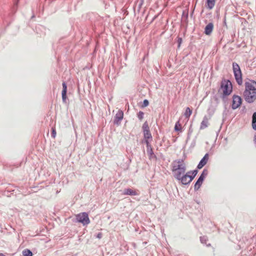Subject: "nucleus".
Returning <instances> with one entry per match:
<instances>
[{
  "label": "nucleus",
  "instance_id": "obj_32",
  "mask_svg": "<svg viewBox=\"0 0 256 256\" xmlns=\"http://www.w3.org/2000/svg\"><path fill=\"white\" fill-rule=\"evenodd\" d=\"M149 104V101L147 99H144L143 100L142 104L141 105V108H144L148 106Z\"/></svg>",
  "mask_w": 256,
  "mask_h": 256
},
{
  "label": "nucleus",
  "instance_id": "obj_22",
  "mask_svg": "<svg viewBox=\"0 0 256 256\" xmlns=\"http://www.w3.org/2000/svg\"><path fill=\"white\" fill-rule=\"evenodd\" d=\"M142 130L143 134L150 132V127L148 126V124L147 121H146L143 124L142 126Z\"/></svg>",
  "mask_w": 256,
  "mask_h": 256
},
{
  "label": "nucleus",
  "instance_id": "obj_49",
  "mask_svg": "<svg viewBox=\"0 0 256 256\" xmlns=\"http://www.w3.org/2000/svg\"><path fill=\"white\" fill-rule=\"evenodd\" d=\"M210 246V244H207V246Z\"/></svg>",
  "mask_w": 256,
  "mask_h": 256
},
{
  "label": "nucleus",
  "instance_id": "obj_21",
  "mask_svg": "<svg viewBox=\"0 0 256 256\" xmlns=\"http://www.w3.org/2000/svg\"><path fill=\"white\" fill-rule=\"evenodd\" d=\"M208 126V120L207 118V117L206 116H204L202 121L201 122L200 126V129L203 130V129L207 128Z\"/></svg>",
  "mask_w": 256,
  "mask_h": 256
},
{
  "label": "nucleus",
  "instance_id": "obj_35",
  "mask_svg": "<svg viewBox=\"0 0 256 256\" xmlns=\"http://www.w3.org/2000/svg\"><path fill=\"white\" fill-rule=\"evenodd\" d=\"M56 130L54 128H52L51 132V136L52 138H54L56 136Z\"/></svg>",
  "mask_w": 256,
  "mask_h": 256
},
{
  "label": "nucleus",
  "instance_id": "obj_38",
  "mask_svg": "<svg viewBox=\"0 0 256 256\" xmlns=\"http://www.w3.org/2000/svg\"><path fill=\"white\" fill-rule=\"evenodd\" d=\"M196 138L192 142L191 144H190V147L191 148H194V146H196Z\"/></svg>",
  "mask_w": 256,
  "mask_h": 256
},
{
  "label": "nucleus",
  "instance_id": "obj_47",
  "mask_svg": "<svg viewBox=\"0 0 256 256\" xmlns=\"http://www.w3.org/2000/svg\"><path fill=\"white\" fill-rule=\"evenodd\" d=\"M106 6H108V5L106 4V6H105L106 8Z\"/></svg>",
  "mask_w": 256,
  "mask_h": 256
},
{
  "label": "nucleus",
  "instance_id": "obj_17",
  "mask_svg": "<svg viewBox=\"0 0 256 256\" xmlns=\"http://www.w3.org/2000/svg\"><path fill=\"white\" fill-rule=\"evenodd\" d=\"M220 96V98H222V102H223V104H224V109L225 110H224V112H223V116L226 114H225V112L226 110L227 109V105L228 104V97L229 96Z\"/></svg>",
  "mask_w": 256,
  "mask_h": 256
},
{
  "label": "nucleus",
  "instance_id": "obj_24",
  "mask_svg": "<svg viewBox=\"0 0 256 256\" xmlns=\"http://www.w3.org/2000/svg\"><path fill=\"white\" fill-rule=\"evenodd\" d=\"M174 130L176 132H182V128L181 124L180 122V120L177 121L174 125Z\"/></svg>",
  "mask_w": 256,
  "mask_h": 256
},
{
  "label": "nucleus",
  "instance_id": "obj_42",
  "mask_svg": "<svg viewBox=\"0 0 256 256\" xmlns=\"http://www.w3.org/2000/svg\"><path fill=\"white\" fill-rule=\"evenodd\" d=\"M190 135H188V136H187V138H186V142H187L190 138Z\"/></svg>",
  "mask_w": 256,
  "mask_h": 256
},
{
  "label": "nucleus",
  "instance_id": "obj_7",
  "mask_svg": "<svg viewBox=\"0 0 256 256\" xmlns=\"http://www.w3.org/2000/svg\"><path fill=\"white\" fill-rule=\"evenodd\" d=\"M245 89L244 92H256V81L248 79V82L244 83Z\"/></svg>",
  "mask_w": 256,
  "mask_h": 256
},
{
  "label": "nucleus",
  "instance_id": "obj_20",
  "mask_svg": "<svg viewBox=\"0 0 256 256\" xmlns=\"http://www.w3.org/2000/svg\"><path fill=\"white\" fill-rule=\"evenodd\" d=\"M188 10H183L182 16V19L181 21L182 22H188Z\"/></svg>",
  "mask_w": 256,
  "mask_h": 256
},
{
  "label": "nucleus",
  "instance_id": "obj_4",
  "mask_svg": "<svg viewBox=\"0 0 256 256\" xmlns=\"http://www.w3.org/2000/svg\"><path fill=\"white\" fill-rule=\"evenodd\" d=\"M76 222L82 224L84 226L88 224L90 221L89 218L88 214L86 212H82L76 216Z\"/></svg>",
  "mask_w": 256,
  "mask_h": 256
},
{
  "label": "nucleus",
  "instance_id": "obj_5",
  "mask_svg": "<svg viewBox=\"0 0 256 256\" xmlns=\"http://www.w3.org/2000/svg\"><path fill=\"white\" fill-rule=\"evenodd\" d=\"M242 103V98L240 96L234 94L232 96V104L230 107L232 110H235L240 108Z\"/></svg>",
  "mask_w": 256,
  "mask_h": 256
},
{
  "label": "nucleus",
  "instance_id": "obj_23",
  "mask_svg": "<svg viewBox=\"0 0 256 256\" xmlns=\"http://www.w3.org/2000/svg\"><path fill=\"white\" fill-rule=\"evenodd\" d=\"M252 129L256 130V112L252 115Z\"/></svg>",
  "mask_w": 256,
  "mask_h": 256
},
{
  "label": "nucleus",
  "instance_id": "obj_26",
  "mask_svg": "<svg viewBox=\"0 0 256 256\" xmlns=\"http://www.w3.org/2000/svg\"><path fill=\"white\" fill-rule=\"evenodd\" d=\"M208 174V170L206 168H204L198 178L204 180Z\"/></svg>",
  "mask_w": 256,
  "mask_h": 256
},
{
  "label": "nucleus",
  "instance_id": "obj_18",
  "mask_svg": "<svg viewBox=\"0 0 256 256\" xmlns=\"http://www.w3.org/2000/svg\"><path fill=\"white\" fill-rule=\"evenodd\" d=\"M123 194L125 195L131 196H136L138 194V193L135 190H134L130 188H125Z\"/></svg>",
  "mask_w": 256,
  "mask_h": 256
},
{
  "label": "nucleus",
  "instance_id": "obj_43",
  "mask_svg": "<svg viewBox=\"0 0 256 256\" xmlns=\"http://www.w3.org/2000/svg\"><path fill=\"white\" fill-rule=\"evenodd\" d=\"M194 13V9L192 10V12L190 13V16L192 17Z\"/></svg>",
  "mask_w": 256,
  "mask_h": 256
},
{
  "label": "nucleus",
  "instance_id": "obj_36",
  "mask_svg": "<svg viewBox=\"0 0 256 256\" xmlns=\"http://www.w3.org/2000/svg\"><path fill=\"white\" fill-rule=\"evenodd\" d=\"M96 238L100 239L102 236V234L101 232H99L98 234H96L95 236Z\"/></svg>",
  "mask_w": 256,
  "mask_h": 256
},
{
  "label": "nucleus",
  "instance_id": "obj_41",
  "mask_svg": "<svg viewBox=\"0 0 256 256\" xmlns=\"http://www.w3.org/2000/svg\"><path fill=\"white\" fill-rule=\"evenodd\" d=\"M241 111L242 112H246V106H242V108Z\"/></svg>",
  "mask_w": 256,
  "mask_h": 256
},
{
  "label": "nucleus",
  "instance_id": "obj_10",
  "mask_svg": "<svg viewBox=\"0 0 256 256\" xmlns=\"http://www.w3.org/2000/svg\"><path fill=\"white\" fill-rule=\"evenodd\" d=\"M209 158V154L206 153L198 164L196 168L198 170L202 168L208 162Z\"/></svg>",
  "mask_w": 256,
  "mask_h": 256
},
{
  "label": "nucleus",
  "instance_id": "obj_51",
  "mask_svg": "<svg viewBox=\"0 0 256 256\" xmlns=\"http://www.w3.org/2000/svg\"><path fill=\"white\" fill-rule=\"evenodd\" d=\"M206 22H207V20H205V21H204L205 23H206Z\"/></svg>",
  "mask_w": 256,
  "mask_h": 256
},
{
  "label": "nucleus",
  "instance_id": "obj_33",
  "mask_svg": "<svg viewBox=\"0 0 256 256\" xmlns=\"http://www.w3.org/2000/svg\"><path fill=\"white\" fill-rule=\"evenodd\" d=\"M188 22H182V26L184 28V36H185L186 32L187 31L188 28Z\"/></svg>",
  "mask_w": 256,
  "mask_h": 256
},
{
  "label": "nucleus",
  "instance_id": "obj_31",
  "mask_svg": "<svg viewBox=\"0 0 256 256\" xmlns=\"http://www.w3.org/2000/svg\"><path fill=\"white\" fill-rule=\"evenodd\" d=\"M18 2H19V0H15L14 3V8H12L13 14H14L16 12Z\"/></svg>",
  "mask_w": 256,
  "mask_h": 256
},
{
  "label": "nucleus",
  "instance_id": "obj_27",
  "mask_svg": "<svg viewBox=\"0 0 256 256\" xmlns=\"http://www.w3.org/2000/svg\"><path fill=\"white\" fill-rule=\"evenodd\" d=\"M192 114V110L189 108L187 107L186 109L185 112L184 114V116L189 118Z\"/></svg>",
  "mask_w": 256,
  "mask_h": 256
},
{
  "label": "nucleus",
  "instance_id": "obj_40",
  "mask_svg": "<svg viewBox=\"0 0 256 256\" xmlns=\"http://www.w3.org/2000/svg\"><path fill=\"white\" fill-rule=\"evenodd\" d=\"M191 126H190L189 130H188V135H191L192 134V130L191 129Z\"/></svg>",
  "mask_w": 256,
  "mask_h": 256
},
{
  "label": "nucleus",
  "instance_id": "obj_39",
  "mask_svg": "<svg viewBox=\"0 0 256 256\" xmlns=\"http://www.w3.org/2000/svg\"><path fill=\"white\" fill-rule=\"evenodd\" d=\"M143 4V0H142L138 6V11L139 12Z\"/></svg>",
  "mask_w": 256,
  "mask_h": 256
},
{
  "label": "nucleus",
  "instance_id": "obj_2",
  "mask_svg": "<svg viewBox=\"0 0 256 256\" xmlns=\"http://www.w3.org/2000/svg\"><path fill=\"white\" fill-rule=\"evenodd\" d=\"M233 85L231 80L223 78L218 92L220 96H230L233 92Z\"/></svg>",
  "mask_w": 256,
  "mask_h": 256
},
{
  "label": "nucleus",
  "instance_id": "obj_19",
  "mask_svg": "<svg viewBox=\"0 0 256 256\" xmlns=\"http://www.w3.org/2000/svg\"><path fill=\"white\" fill-rule=\"evenodd\" d=\"M204 180L201 178H198L194 184V190L197 191L201 187Z\"/></svg>",
  "mask_w": 256,
  "mask_h": 256
},
{
  "label": "nucleus",
  "instance_id": "obj_9",
  "mask_svg": "<svg viewBox=\"0 0 256 256\" xmlns=\"http://www.w3.org/2000/svg\"><path fill=\"white\" fill-rule=\"evenodd\" d=\"M62 101L63 103L67 104L68 96H67V92H68V86L66 82H63L62 83Z\"/></svg>",
  "mask_w": 256,
  "mask_h": 256
},
{
  "label": "nucleus",
  "instance_id": "obj_25",
  "mask_svg": "<svg viewBox=\"0 0 256 256\" xmlns=\"http://www.w3.org/2000/svg\"><path fill=\"white\" fill-rule=\"evenodd\" d=\"M22 256H32L33 253L28 248L24 249L22 252Z\"/></svg>",
  "mask_w": 256,
  "mask_h": 256
},
{
  "label": "nucleus",
  "instance_id": "obj_8",
  "mask_svg": "<svg viewBox=\"0 0 256 256\" xmlns=\"http://www.w3.org/2000/svg\"><path fill=\"white\" fill-rule=\"evenodd\" d=\"M124 118V112L119 110L114 117L113 123L114 124L119 126Z\"/></svg>",
  "mask_w": 256,
  "mask_h": 256
},
{
  "label": "nucleus",
  "instance_id": "obj_6",
  "mask_svg": "<svg viewBox=\"0 0 256 256\" xmlns=\"http://www.w3.org/2000/svg\"><path fill=\"white\" fill-rule=\"evenodd\" d=\"M243 97L248 104H252L256 100V92H244Z\"/></svg>",
  "mask_w": 256,
  "mask_h": 256
},
{
  "label": "nucleus",
  "instance_id": "obj_11",
  "mask_svg": "<svg viewBox=\"0 0 256 256\" xmlns=\"http://www.w3.org/2000/svg\"><path fill=\"white\" fill-rule=\"evenodd\" d=\"M214 28V24L212 22L208 23L204 28V33L206 36H210Z\"/></svg>",
  "mask_w": 256,
  "mask_h": 256
},
{
  "label": "nucleus",
  "instance_id": "obj_29",
  "mask_svg": "<svg viewBox=\"0 0 256 256\" xmlns=\"http://www.w3.org/2000/svg\"><path fill=\"white\" fill-rule=\"evenodd\" d=\"M184 159H183V158L178 159V160H174L172 164V168L173 167L174 164H176L175 163H178V164H185L184 163Z\"/></svg>",
  "mask_w": 256,
  "mask_h": 256
},
{
  "label": "nucleus",
  "instance_id": "obj_48",
  "mask_svg": "<svg viewBox=\"0 0 256 256\" xmlns=\"http://www.w3.org/2000/svg\"><path fill=\"white\" fill-rule=\"evenodd\" d=\"M34 15H33V16H32V18H34Z\"/></svg>",
  "mask_w": 256,
  "mask_h": 256
},
{
  "label": "nucleus",
  "instance_id": "obj_37",
  "mask_svg": "<svg viewBox=\"0 0 256 256\" xmlns=\"http://www.w3.org/2000/svg\"><path fill=\"white\" fill-rule=\"evenodd\" d=\"M213 98H214V100L215 101L216 104H219V102H220L219 99L216 95L214 96Z\"/></svg>",
  "mask_w": 256,
  "mask_h": 256
},
{
  "label": "nucleus",
  "instance_id": "obj_13",
  "mask_svg": "<svg viewBox=\"0 0 256 256\" xmlns=\"http://www.w3.org/2000/svg\"><path fill=\"white\" fill-rule=\"evenodd\" d=\"M99 17L98 16H97L93 12L88 13L86 14V20H89L92 24Z\"/></svg>",
  "mask_w": 256,
  "mask_h": 256
},
{
  "label": "nucleus",
  "instance_id": "obj_12",
  "mask_svg": "<svg viewBox=\"0 0 256 256\" xmlns=\"http://www.w3.org/2000/svg\"><path fill=\"white\" fill-rule=\"evenodd\" d=\"M146 150H147V152H148V154L149 156V158L150 159H152L153 158H156V156L153 152L152 148L150 144L146 142Z\"/></svg>",
  "mask_w": 256,
  "mask_h": 256
},
{
  "label": "nucleus",
  "instance_id": "obj_44",
  "mask_svg": "<svg viewBox=\"0 0 256 256\" xmlns=\"http://www.w3.org/2000/svg\"><path fill=\"white\" fill-rule=\"evenodd\" d=\"M0 256H5L4 254H3L2 253H0Z\"/></svg>",
  "mask_w": 256,
  "mask_h": 256
},
{
  "label": "nucleus",
  "instance_id": "obj_3",
  "mask_svg": "<svg viewBox=\"0 0 256 256\" xmlns=\"http://www.w3.org/2000/svg\"><path fill=\"white\" fill-rule=\"evenodd\" d=\"M232 70L236 82L238 86L242 84V74L239 64L236 62H232Z\"/></svg>",
  "mask_w": 256,
  "mask_h": 256
},
{
  "label": "nucleus",
  "instance_id": "obj_30",
  "mask_svg": "<svg viewBox=\"0 0 256 256\" xmlns=\"http://www.w3.org/2000/svg\"><path fill=\"white\" fill-rule=\"evenodd\" d=\"M208 240V237L206 236H202L200 237V241L202 244H206V242Z\"/></svg>",
  "mask_w": 256,
  "mask_h": 256
},
{
  "label": "nucleus",
  "instance_id": "obj_34",
  "mask_svg": "<svg viewBox=\"0 0 256 256\" xmlns=\"http://www.w3.org/2000/svg\"><path fill=\"white\" fill-rule=\"evenodd\" d=\"M144 112L142 111H140L137 113V117L140 120L144 118Z\"/></svg>",
  "mask_w": 256,
  "mask_h": 256
},
{
  "label": "nucleus",
  "instance_id": "obj_1",
  "mask_svg": "<svg viewBox=\"0 0 256 256\" xmlns=\"http://www.w3.org/2000/svg\"><path fill=\"white\" fill-rule=\"evenodd\" d=\"M174 177L178 181L180 182L183 185L190 184L188 174L186 172V166L185 164H174L172 169Z\"/></svg>",
  "mask_w": 256,
  "mask_h": 256
},
{
  "label": "nucleus",
  "instance_id": "obj_50",
  "mask_svg": "<svg viewBox=\"0 0 256 256\" xmlns=\"http://www.w3.org/2000/svg\"><path fill=\"white\" fill-rule=\"evenodd\" d=\"M196 203H198V204H199V202L198 201H196Z\"/></svg>",
  "mask_w": 256,
  "mask_h": 256
},
{
  "label": "nucleus",
  "instance_id": "obj_46",
  "mask_svg": "<svg viewBox=\"0 0 256 256\" xmlns=\"http://www.w3.org/2000/svg\"><path fill=\"white\" fill-rule=\"evenodd\" d=\"M106 6H108V5L106 4V6H105L106 8Z\"/></svg>",
  "mask_w": 256,
  "mask_h": 256
},
{
  "label": "nucleus",
  "instance_id": "obj_16",
  "mask_svg": "<svg viewBox=\"0 0 256 256\" xmlns=\"http://www.w3.org/2000/svg\"><path fill=\"white\" fill-rule=\"evenodd\" d=\"M216 4V0H206L205 6L206 8L210 10H212Z\"/></svg>",
  "mask_w": 256,
  "mask_h": 256
},
{
  "label": "nucleus",
  "instance_id": "obj_45",
  "mask_svg": "<svg viewBox=\"0 0 256 256\" xmlns=\"http://www.w3.org/2000/svg\"><path fill=\"white\" fill-rule=\"evenodd\" d=\"M156 18V16H154L152 20V21L154 20Z\"/></svg>",
  "mask_w": 256,
  "mask_h": 256
},
{
  "label": "nucleus",
  "instance_id": "obj_15",
  "mask_svg": "<svg viewBox=\"0 0 256 256\" xmlns=\"http://www.w3.org/2000/svg\"><path fill=\"white\" fill-rule=\"evenodd\" d=\"M152 139V137L150 132L144 134V140H142V143L146 144V142L150 143V141Z\"/></svg>",
  "mask_w": 256,
  "mask_h": 256
},
{
  "label": "nucleus",
  "instance_id": "obj_14",
  "mask_svg": "<svg viewBox=\"0 0 256 256\" xmlns=\"http://www.w3.org/2000/svg\"><path fill=\"white\" fill-rule=\"evenodd\" d=\"M198 172V170L197 168H196L192 170H190L186 172V173L188 174V178H189V182H190V183L197 175Z\"/></svg>",
  "mask_w": 256,
  "mask_h": 256
},
{
  "label": "nucleus",
  "instance_id": "obj_28",
  "mask_svg": "<svg viewBox=\"0 0 256 256\" xmlns=\"http://www.w3.org/2000/svg\"><path fill=\"white\" fill-rule=\"evenodd\" d=\"M176 42L178 44V48H180L181 44L182 42V38L179 36H178L176 38Z\"/></svg>",
  "mask_w": 256,
  "mask_h": 256
}]
</instances>
